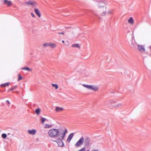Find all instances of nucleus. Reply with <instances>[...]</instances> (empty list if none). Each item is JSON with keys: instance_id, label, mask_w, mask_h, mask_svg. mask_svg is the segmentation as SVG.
Wrapping results in <instances>:
<instances>
[{"instance_id": "obj_26", "label": "nucleus", "mask_w": 151, "mask_h": 151, "mask_svg": "<svg viewBox=\"0 0 151 151\" xmlns=\"http://www.w3.org/2000/svg\"><path fill=\"white\" fill-rule=\"evenodd\" d=\"M50 43H45L43 44V46L45 47H47L49 46Z\"/></svg>"}, {"instance_id": "obj_9", "label": "nucleus", "mask_w": 151, "mask_h": 151, "mask_svg": "<svg viewBox=\"0 0 151 151\" xmlns=\"http://www.w3.org/2000/svg\"><path fill=\"white\" fill-rule=\"evenodd\" d=\"M25 4H27L31 6L36 5V3L34 1H32L31 0H29L28 1L26 2Z\"/></svg>"}, {"instance_id": "obj_2", "label": "nucleus", "mask_w": 151, "mask_h": 151, "mask_svg": "<svg viewBox=\"0 0 151 151\" xmlns=\"http://www.w3.org/2000/svg\"><path fill=\"white\" fill-rule=\"evenodd\" d=\"M138 50L141 53H144L146 52L145 45L138 44L137 45Z\"/></svg>"}, {"instance_id": "obj_17", "label": "nucleus", "mask_w": 151, "mask_h": 151, "mask_svg": "<svg viewBox=\"0 0 151 151\" xmlns=\"http://www.w3.org/2000/svg\"><path fill=\"white\" fill-rule=\"evenodd\" d=\"M72 47H77L78 48H80V47L78 44H74L72 45Z\"/></svg>"}, {"instance_id": "obj_25", "label": "nucleus", "mask_w": 151, "mask_h": 151, "mask_svg": "<svg viewBox=\"0 0 151 151\" xmlns=\"http://www.w3.org/2000/svg\"><path fill=\"white\" fill-rule=\"evenodd\" d=\"M128 22L131 24H132V17H131L130 18V19L128 20Z\"/></svg>"}, {"instance_id": "obj_45", "label": "nucleus", "mask_w": 151, "mask_h": 151, "mask_svg": "<svg viewBox=\"0 0 151 151\" xmlns=\"http://www.w3.org/2000/svg\"><path fill=\"white\" fill-rule=\"evenodd\" d=\"M134 41H135V39H134Z\"/></svg>"}, {"instance_id": "obj_41", "label": "nucleus", "mask_w": 151, "mask_h": 151, "mask_svg": "<svg viewBox=\"0 0 151 151\" xmlns=\"http://www.w3.org/2000/svg\"><path fill=\"white\" fill-rule=\"evenodd\" d=\"M72 33H73H73H74V32H72Z\"/></svg>"}, {"instance_id": "obj_28", "label": "nucleus", "mask_w": 151, "mask_h": 151, "mask_svg": "<svg viewBox=\"0 0 151 151\" xmlns=\"http://www.w3.org/2000/svg\"><path fill=\"white\" fill-rule=\"evenodd\" d=\"M46 119L45 118H43V117L41 119V122L42 123H43L44 122L45 120H46Z\"/></svg>"}, {"instance_id": "obj_31", "label": "nucleus", "mask_w": 151, "mask_h": 151, "mask_svg": "<svg viewBox=\"0 0 151 151\" xmlns=\"http://www.w3.org/2000/svg\"><path fill=\"white\" fill-rule=\"evenodd\" d=\"M110 102V103L111 104H112L115 103L116 102L115 101L113 100H111Z\"/></svg>"}, {"instance_id": "obj_23", "label": "nucleus", "mask_w": 151, "mask_h": 151, "mask_svg": "<svg viewBox=\"0 0 151 151\" xmlns=\"http://www.w3.org/2000/svg\"><path fill=\"white\" fill-rule=\"evenodd\" d=\"M1 137L2 138L5 139L7 137V134L5 133H3L1 134Z\"/></svg>"}, {"instance_id": "obj_11", "label": "nucleus", "mask_w": 151, "mask_h": 151, "mask_svg": "<svg viewBox=\"0 0 151 151\" xmlns=\"http://www.w3.org/2000/svg\"><path fill=\"white\" fill-rule=\"evenodd\" d=\"M28 132L29 134H35L36 132V130L35 129H32V130H29Z\"/></svg>"}, {"instance_id": "obj_27", "label": "nucleus", "mask_w": 151, "mask_h": 151, "mask_svg": "<svg viewBox=\"0 0 151 151\" xmlns=\"http://www.w3.org/2000/svg\"><path fill=\"white\" fill-rule=\"evenodd\" d=\"M55 45L53 44H52L51 43H50V46H49L51 47L52 48H54L55 47Z\"/></svg>"}, {"instance_id": "obj_43", "label": "nucleus", "mask_w": 151, "mask_h": 151, "mask_svg": "<svg viewBox=\"0 0 151 151\" xmlns=\"http://www.w3.org/2000/svg\"><path fill=\"white\" fill-rule=\"evenodd\" d=\"M86 151H89V150H87Z\"/></svg>"}, {"instance_id": "obj_34", "label": "nucleus", "mask_w": 151, "mask_h": 151, "mask_svg": "<svg viewBox=\"0 0 151 151\" xmlns=\"http://www.w3.org/2000/svg\"><path fill=\"white\" fill-rule=\"evenodd\" d=\"M67 132V129H65V130L64 131V132H63V133H65V134H66V133Z\"/></svg>"}, {"instance_id": "obj_10", "label": "nucleus", "mask_w": 151, "mask_h": 151, "mask_svg": "<svg viewBox=\"0 0 151 151\" xmlns=\"http://www.w3.org/2000/svg\"><path fill=\"white\" fill-rule=\"evenodd\" d=\"M34 11L35 13L38 16V17H41V14L38 9H35Z\"/></svg>"}, {"instance_id": "obj_1", "label": "nucleus", "mask_w": 151, "mask_h": 151, "mask_svg": "<svg viewBox=\"0 0 151 151\" xmlns=\"http://www.w3.org/2000/svg\"><path fill=\"white\" fill-rule=\"evenodd\" d=\"M48 134L50 137H58L60 136V132L58 129H52L49 130Z\"/></svg>"}, {"instance_id": "obj_37", "label": "nucleus", "mask_w": 151, "mask_h": 151, "mask_svg": "<svg viewBox=\"0 0 151 151\" xmlns=\"http://www.w3.org/2000/svg\"><path fill=\"white\" fill-rule=\"evenodd\" d=\"M65 27L67 29H69L71 28V27Z\"/></svg>"}, {"instance_id": "obj_24", "label": "nucleus", "mask_w": 151, "mask_h": 151, "mask_svg": "<svg viewBox=\"0 0 151 151\" xmlns=\"http://www.w3.org/2000/svg\"><path fill=\"white\" fill-rule=\"evenodd\" d=\"M45 126L44 127L45 128H49L51 127L52 126L51 125H50L47 124H45Z\"/></svg>"}, {"instance_id": "obj_4", "label": "nucleus", "mask_w": 151, "mask_h": 151, "mask_svg": "<svg viewBox=\"0 0 151 151\" xmlns=\"http://www.w3.org/2000/svg\"><path fill=\"white\" fill-rule=\"evenodd\" d=\"M84 142V137L82 136L76 143L75 145L78 147L81 146L83 144Z\"/></svg>"}, {"instance_id": "obj_40", "label": "nucleus", "mask_w": 151, "mask_h": 151, "mask_svg": "<svg viewBox=\"0 0 151 151\" xmlns=\"http://www.w3.org/2000/svg\"><path fill=\"white\" fill-rule=\"evenodd\" d=\"M75 70L76 71H79V70H78L77 69H76H76H75Z\"/></svg>"}, {"instance_id": "obj_12", "label": "nucleus", "mask_w": 151, "mask_h": 151, "mask_svg": "<svg viewBox=\"0 0 151 151\" xmlns=\"http://www.w3.org/2000/svg\"><path fill=\"white\" fill-rule=\"evenodd\" d=\"M4 4H7L9 6H11L12 4V2L10 1H8L7 0H4Z\"/></svg>"}, {"instance_id": "obj_14", "label": "nucleus", "mask_w": 151, "mask_h": 151, "mask_svg": "<svg viewBox=\"0 0 151 151\" xmlns=\"http://www.w3.org/2000/svg\"><path fill=\"white\" fill-rule=\"evenodd\" d=\"M122 104L121 103H119L117 104H116L115 105H114V104L112 105V106H113L114 107L116 108L118 107H121L122 106Z\"/></svg>"}, {"instance_id": "obj_30", "label": "nucleus", "mask_w": 151, "mask_h": 151, "mask_svg": "<svg viewBox=\"0 0 151 151\" xmlns=\"http://www.w3.org/2000/svg\"><path fill=\"white\" fill-rule=\"evenodd\" d=\"M112 11L113 10H109L106 13L108 14H111L112 13Z\"/></svg>"}, {"instance_id": "obj_8", "label": "nucleus", "mask_w": 151, "mask_h": 151, "mask_svg": "<svg viewBox=\"0 0 151 151\" xmlns=\"http://www.w3.org/2000/svg\"><path fill=\"white\" fill-rule=\"evenodd\" d=\"M74 135V133H72L70 134L68 137L67 140V141L68 142H70L71 139H72Z\"/></svg>"}, {"instance_id": "obj_39", "label": "nucleus", "mask_w": 151, "mask_h": 151, "mask_svg": "<svg viewBox=\"0 0 151 151\" xmlns=\"http://www.w3.org/2000/svg\"><path fill=\"white\" fill-rule=\"evenodd\" d=\"M62 42L63 43H64L65 42L64 40H62Z\"/></svg>"}, {"instance_id": "obj_29", "label": "nucleus", "mask_w": 151, "mask_h": 151, "mask_svg": "<svg viewBox=\"0 0 151 151\" xmlns=\"http://www.w3.org/2000/svg\"><path fill=\"white\" fill-rule=\"evenodd\" d=\"M19 78L18 80L19 81L22 79V77L21 76L20 74H18Z\"/></svg>"}, {"instance_id": "obj_22", "label": "nucleus", "mask_w": 151, "mask_h": 151, "mask_svg": "<svg viewBox=\"0 0 151 151\" xmlns=\"http://www.w3.org/2000/svg\"><path fill=\"white\" fill-rule=\"evenodd\" d=\"M40 109H36L35 110V111L36 113L38 115L40 112Z\"/></svg>"}, {"instance_id": "obj_13", "label": "nucleus", "mask_w": 151, "mask_h": 151, "mask_svg": "<svg viewBox=\"0 0 151 151\" xmlns=\"http://www.w3.org/2000/svg\"><path fill=\"white\" fill-rule=\"evenodd\" d=\"M64 109L63 108L60 107H59L57 106L55 109V110L57 112H59V111H61Z\"/></svg>"}, {"instance_id": "obj_5", "label": "nucleus", "mask_w": 151, "mask_h": 151, "mask_svg": "<svg viewBox=\"0 0 151 151\" xmlns=\"http://www.w3.org/2000/svg\"><path fill=\"white\" fill-rule=\"evenodd\" d=\"M107 3V1L105 0H104L103 1L99 2L98 4L99 8V9H102V8L105 9L104 7Z\"/></svg>"}, {"instance_id": "obj_19", "label": "nucleus", "mask_w": 151, "mask_h": 151, "mask_svg": "<svg viewBox=\"0 0 151 151\" xmlns=\"http://www.w3.org/2000/svg\"><path fill=\"white\" fill-rule=\"evenodd\" d=\"M106 7H105V10L104 9L103 11L104 12L101 13V15L102 16H105L106 15V13L105 12H106Z\"/></svg>"}, {"instance_id": "obj_35", "label": "nucleus", "mask_w": 151, "mask_h": 151, "mask_svg": "<svg viewBox=\"0 0 151 151\" xmlns=\"http://www.w3.org/2000/svg\"><path fill=\"white\" fill-rule=\"evenodd\" d=\"M6 102L7 103V104H10V102H9V101L7 100L6 101Z\"/></svg>"}, {"instance_id": "obj_33", "label": "nucleus", "mask_w": 151, "mask_h": 151, "mask_svg": "<svg viewBox=\"0 0 151 151\" xmlns=\"http://www.w3.org/2000/svg\"><path fill=\"white\" fill-rule=\"evenodd\" d=\"M31 15L33 17H35V15H34V14L32 13H31Z\"/></svg>"}, {"instance_id": "obj_18", "label": "nucleus", "mask_w": 151, "mask_h": 151, "mask_svg": "<svg viewBox=\"0 0 151 151\" xmlns=\"http://www.w3.org/2000/svg\"><path fill=\"white\" fill-rule=\"evenodd\" d=\"M9 85V83H5L2 84L1 85V87H5L6 86H8Z\"/></svg>"}, {"instance_id": "obj_44", "label": "nucleus", "mask_w": 151, "mask_h": 151, "mask_svg": "<svg viewBox=\"0 0 151 151\" xmlns=\"http://www.w3.org/2000/svg\"><path fill=\"white\" fill-rule=\"evenodd\" d=\"M95 14V15L96 16H97V15L96 14Z\"/></svg>"}, {"instance_id": "obj_21", "label": "nucleus", "mask_w": 151, "mask_h": 151, "mask_svg": "<svg viewBox=\"0 0 151 151\" xmlns=\"http://www.w3.org/2000/svg\"><path fill=\"white\" fill-rule=\"evenodd\" d=\"M17 86H13L12 88H11L9 89V90L8 91H12L13 90H14V89H15L16 88H17Z\"/></svg>"}, {"instance_id": "obj_38", "label": "nucleus", "mask_w": 151, "mask_h": 151, "mask_svg": "<svg viewBox=\"0 0 151 151\" xmlns=\"http://www.w3.org/2000/svg\"><path fill=\"white\" fill-rule=\"evenodd\" d=\"M10 134H11V133H7V135H10Z\"/></svg>"}, {"instance_id": "obj_15", "label": "nucleus", "mask_w": 151, "mask_h": 151, "mask_svg": "<svg viewBox=\"0 0 151 151\" xmlns=\"http://www.w3.org/2000/svg\"><path fill=\"white\" fill-rule=\"evenodd\" d=\"M61 134L62 135L60 137H61V138H60L61 139H63L64 138V137H65V133H61L60 132V135Z\"/></svg>"}, {"instance_id": "obj_46", "label": "nucleus", "mask_w": 151, "mask_h": 151, "mask_svg": "<svg viewBox=\"0 0 151 151\" xmlns=\"http://www.w3.org/2000/svg\"><path fill=\"white\" fill-rule=\"evenodd\" d=\"M150 47L151 48V46Z\"/></svg>"}, {"instance_id": "obj_20", "label": "nucleus", "mask_w": 151, "mask_h": 151, "mask_svg": "<svg viewBox=\"0 0 151 151\" xmlns=\"http://www.w3.org/2000/svg\"><path fill=\"white\" fill-rule=\"evenodd\" d=\"M52 86L53 87L55 88V89H57L58 88V86L56 84H52Z\"/></svg>"}, {"instance_id": "obj_36", "label": "nucleus", "mask_w": 151, "mask_h": 151, "mask_svg": "<svg viewBox=\"0 0 151 151\" xmlns=\"http://www.w3.org/2000/svg\"><path fill=\"white\" fill-rule=\"evenodd\" d=\"M58 34H59L64 35V33L63 32H59Z\"/></svg>"}, {"instance_id": "obj_7", "label": "nucleus", "mask_w": 151, "mask_h": 151, "mask_svg": "<svg viewBox=\"0 0 151 151\" xmlns=\"http://www.w3.org/2000/svg\"><path fill=\"white\" fill-rule=\"evenodd\" d=\"M84 144L85 146H88L90 143V140L89 137H86L84 138Z\"/></svg>"}, {"instance_id": "obj_32", "label": "nucleus", "mask_w": 151, "mask_h": 151, "mask_svg": "<svg viewBox=\"0 0 151 151\" xmlns=\"http://www.w3.org/2000/svg\"><path fill=\"white\" fill-rule=\"evenodd\" d=\"M86 148L85 147H83L81 149L79 150L78 151H85Z\"/></svg>"}, {"instance_id": "obj_16", "label": "nucleus", "mask_w": 151, "mask_h": 151, "mask_svg": "<svg viewBox=\"0 0 151 151\" xmlns=\"http://www.w3.org/2000/svg\"><path fill=\"white\" fill-rule=\"evenodd\" d=\"M21 69L22 70H26L29 71H31L32 70L31 69L27 67H25L24 68H22Z\"/></svg>"}, {"instance_id": "obj_3", "label": "nucleus", "mask_w": 151, "mask_h": 151, "mask_svg": "<svg viewBox=\"0 0 151 151\" xmlns=\"http://www.w3.org/2000/svg\"><path fill=\"white\" fill-rule=\"evenodd\" d=\"M83 86L87 88L90 90H92L95 91H97L98 89V88L97 87L93 85L83 84Z\"/></svg>"}, {"instance_id": "obj_6", "label": "nucleus", "mask_w": 151, "mask_h": 151, "mask_svg": "<svg viewBox=\"0 0 151 151\" xmlns=\"http://www.w3.org/2000/svg\"><path fill=\"white\" fill-rule=\"evenodd\" d=\"M53 141L57 142L59 147H63L64 146L63 142L61 139L60 138H59L58 139L55 140H53Z\"/></svg>"}, {"instance_id": "obj_42", "label": "nucleus", "mask_w": 151, "mask_h": 151, "mask_svg": "<svg viewBox=\"0 0 151 151\" xmlns=\"http://www.w3.org/2000/svg\"><path fill=\"white\" fill-rule=\"evenodd\" d=\"M12 136H14L13 134H12Z\"/></svg>"}]
</instances>
